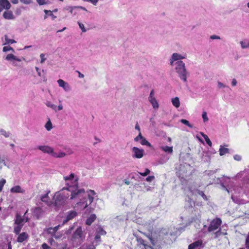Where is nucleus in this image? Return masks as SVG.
Returning <instances> with one entry per match:
<instances>
[{
  "label": "nucleus",
  "mask_w": 249,
  "mask_h": 249,
  "mask_svg": "<svg viewBox=\"0 0 249 249\" xmlns=\"http://www.w3.org/2000/svg\"><path fill=\"white\" fill-rule=\"evenodd\" d=\"M78 179H75L73 185H70L68 182L67 185L68 187L66 188V190L70 192L71 194V199H73L76 198H80L82 195H83L85 193V191L84 189H78ZM65 189V188L63 190Z\"/></svg>",
  "instance_id": "nucleus-1"
},
{
  "label": "nucleus",
  "mask_w": 249,
  "mask_h": 249,
  "mask_svg": "<svg viewBox=\"0 0 249 249\" xmlns=\"http://www.w3.org/2000/svg\"><path fill=\"white\" fill-rule=\"evenodd\" d=\"M85 236L84 235L82 228L79 227L73 232L71 242L72 245L75 247L80 246L84 241Z\"/></svg>",
  "instance_id": "nucleus-2"
},
{
  "label": "nucleus",
  "mask_w": 249,
  "mask_h": 249,
  "mask_svg": "<svg viewBox=\"0 0 249 249\" xmlns=\"http://www.w3.org/2000/svg\"><path fill=\"white\" fill-rule=\"evenodd\" d=\"M176 70L180 78L184 82L187 81V71L185 68V63L182 61H178L176 63Z\"/></svg>",
  "instance_id": "nucleus-3"
},
{
  "label": "nucleus",
  "mask_w": 249,
  "mask_h": 249,
  "mask_svg": "<svg viewBox=\"0 0 249 249\" xmlns=\"http://www.w3.org/2000/svg\"><path fill=\"white\" fill-rule=\"evenodd\" d=\"M88 193L89 204L88 203L87 199L86 198H84L83 199L81 200L80 201L77 202V205L80 206L83 209L87 208L89 205L92 203L94 200L93 196L96 195L95 192L92 190H89L88 191Z\"/></svg>",
  "instance_id": "nucleus-4"
},
{
  "label": "nucleus",
  "mask_w": 249,
  "mask_h": 249,
  "mask_svg": "<svg viewBox=\"0 0 249 249\" xmlns=\"http://www.w3.org/2000/svg\"><path fill=\"white\" fill-rule=\"evenodd\" d=\"M68 197V194L65 195L62 193H56L53 196L54 205L55 206H59L63 204Z\"/></svg>",
  "instance_id": "nucleus-5"
},
{
  "label": "nucleus",
  "mask_w": 249,
  "mask_h": 249,
  "mask_svg": "<svg viewBox=\"0 0 249 249\" xmlns=\"http://www.w3.org/2000/svg\"><path fill=\"white\" fill-rule=\"evenodd\" d=\"M221 224L222 220L220 218L216 217L214 218L211 221L209 224L207 230L209 232H211L219 229L220 228V226H221Z\"/></svg>",
  "instance_id": "nucleus-6"
},
{
  "label": "nucleus",
  "mask_w": 249,
  "mask_h": 249,
  "mask_svg": "<svg viewBox=\"0 0 249 249\" xmlns=\"http://www.w3.org/2000/svg\"><path fill=\"white\" fill-rule=\"evenodd\" d=\"M136 241L137 242V246L142 249H153V247L148 245L147 242L141 237L137 236Z\"/></svg>",
  "instance_id": "nucleus-7"
},
{
  "label": "nucleus",
  "mask_w": 249,
  "mask_h": 249,
  "mask_svg": "<svg viewBox=\"0 0 249 249\" xmlns=\"http://www.w3.org/2000/svg\"><path fill=\"white\" fill-rule=\"evenodd\" d=\"M132 152L133 153V157L137 159H141L143 156L144 150L140 149L137 147L132 148Z\"/></svg>",
  "instance_id": "nucleus-8"
},
{
  "label": "nucleus",
  "mask_w": 249,
  "mask_h": 249,
  "mask_svg": "<svg viewBox=\"0 0 249 249\" xmlns=\"http://www.w3.org/2000/svg\"><path fill=\"white\" fill-rule=\"evenodd\" d=\"M154 90L152 89L150 93L149 97V101L152 105L153 107L154 108H158L159 107V104L154 97Z\"/></svg>",
  "instance_id": "nucleus-9"
},
{
  "label": "nucleus",
  "mask_w": 249,
  "mask_h": 249,
  "mask_svg": "<svg viewBox=\"0 0 249 249\" xmlns=\"http://www.w3.org/2000/svg\"><path fill=\"white\" fill-rule=\"evenodd\" d=\"M107 234V232L101 227H99L96 231V235L94 238L95 240L100 242L101 236L105 235Z\"/></svg>",
  "instance_id": "nucleus-10"
},
{
  "label": "nucleus",
  "mask_w": 249,
  "mask_h": 249,
  "mask_svg": "<svg viewBox=\"0 0 249 249\" xmlns=\"http://www.w3.org/2000/svg\"><path fill=\"white\" fill-rule=\"evenodd\" d=\"M11 4L8 0H0V12L3 9L9 10L11 8Z\"/></svg>",
  "instance_id": "nucleus-11"
},
{
  "label": "nucleus",
  "mask_w": 249,
  "mask_h": 249,
  "mask_svg": "<svg viewBox=\"0 0 249 249\" xmlns=\"http://www.w3.org/2000/svg\"><path fill=\"white\" fill-rule=\"evenodd\" d=\"M27 221L28 218H27L26 221H25L24 218L17 213L16 215L14 224L17 225H22V226H23L24 222H26Z\"/></svg>",
  "instance_id": "nucleus-12"
},
{
  "label": "nucleus",
  "mask_w": 249,
  "mask_h": 249,
  "mask_svg": "<svg viewBox=\"0 0 249 249\" xmlns=\"http://www.w3.org/2000/svg\"><path fill=\"white\" fill-rule=\"evenodd\" d=\"M38 149L42 151L44 153H48L51 154L52 156L53 153V149L49 146H39L38 147Z\"/></svg>",
  "instance_id": "nucleus-13"
},
{
  "label": "nucleus",
  "mask_w": 249,
  "mask_h": 249,
  "mask_svg": "<svg viewBox=\"0 0 249 249\" xmlns=\"http://www.w3.org/2000/svg\"><path fill=\"white\" fill-rule=\"evenodd\" d=\"M203 244L202 241L201 240H197L188 246V249H195L197 248H200Z\"/></svg>",
  "instance_id": "nucleus-14"
},
{
  "label": "nucleus",
  "mask_w": 249,
  "mask_h": 249,
  "mask_svg": "<svg viewBox=\"0 0 249 249\" xmlns=\"http://www.w3.org/2000/svg\"><path fill=\"white\" fill-rule=\"evenodd\" d=\"M18 235L17 241L18 243H22L29 238V235L26 232H22Z\"/></svg>",
  "instance_id": "nucleus-15"
},
{
  "label": "nucleus",
  "mask_w": 249,
  "mask_h": 249,
  "mask_svg": "<svg viewBox=\"0 0 249 249\" xmlns=\"http://www.w3.org/2000/svg\"><path fill=\"white\" fill-rule=\"evenodd\" d=\"M3 17L6 19H13L15 18L13 12L11 11H9L8 10H6V11L4 12L3 13Z\"/></svg>",
  "instance_id": "nucleus-16"
},
{
  "label": "nucleus",
  "mask_w": 249,
  "mask_h": 249,
  "mask_svg": "<svg viewBox=\"0 0 249 249\" xmlns=\"http://www.w3.org/2000/svg\"><path fill=\"white\" fill-rule=\"evenodd\" d=\"M10 191L11 193H20L23 194L25 193V190L22 189L21 187L19 185H16L14 187H12L10 189Z\"/></svg>",
  "instance_id": "nucleus-17"
},
{
  "label": "nucleus",
  "mask_w": 249,
  "mask_h": 249,
  "mask_svg": "<svg viewBox=\"0 0 249 249\" xmlns=\"http://www.w3.org/2000/svg\"><path fill=\"white\" fill-rule=\"evenodd\" d=\"M43 213V210L40 207H36L34 210V214L38 219L42 215Z\"/></svg>",
  "instance_id": "nucleus-18"
},
{
  "label": "nucleus",
  "mask_w": 249,
  "mask_h": 249,
  "mask_svg": "<svg viewBox=\"0 0 249 249\" xmlns=\"http://www.w3.org/2000/svg\"><path fill=\"white\" fill-rule=\"evenodd\" d=\"M96 219V215L95 214H91L87 219L86 224L90 226Z\"/></svg>",
  "instance_id": "nucleus-19"
},
{
  "label": "nucleus",
  "mask_w": 249,
  "mask_h": 249,
  "mask_svg": "<svg viewBox=\"0 0 249 249\" xmlns=\"http://www.w3.org/2000/svg\"><path fill=\"white\" fill-rule=\"evenodd\" d=\"M160 149L163 151L170 154H172L173 152V146H162L160 147Z\"/></svg>",
  "instance_id": "nucleus-20"
},
{
  "label": "nucleus",
  "mask_w": 249,
  "mask_h": 249,
  "mask_svg": "<svg viewBox=\"0 0 249 249\" xmlns=\"http://www.w3.org/2000/svg\"><path fill=\"white\" fill-rule=\"evenodd\" d=\"M77 215V213L75 211H70L67 215L66 219L64 222H67L72 219Z\"/></svg>",
  "instance_id": "nucleus-21"
},
{
  "label": "nucleus",
  "mask_w": 249,
  "mask_h": 249,
  "mask_svg": "<svg viewBox=\"0 0 249 249\" xmlns=\"http://www.w3.org/2000/svg\"><path fill=\"white\" fill-rule=\"evenodd\" d=\"M41 200L42 202L46 203L47 205H51V201H50V198L48 196V193H47L41 197Z\"/></svg>",
  "instance_id": "nucleus-22"
},
{
  "label": "nucleus",
  "mask_w": 249,
  "mask_h": 249,
  "mask_svg": "<svg viewBox=\"0 0 249 249\" xmlns=\"http://www.w3.org/2000/svg\"><path fill=\"white\" fill-rule=\"evenodd\" d=\"M57 83L59 86L63 88L65 90H67V88H69L68 85L62 79H59L57 81Z\"/></svg>",
  "instance_id": "nucleus-23"
},
{
  "label": "nucleus",
  "mask_w": 249,
  "mask_h": 249,
  "mask_svg": "<svg viewBox=\"0 0 249 249\" xmlns=\"http://www.w3.org/2000/svg\"><path fill=\"white\" fill-rule=\"evenodd\" d=\"M173 105L176 108H178L180 106V101L179 98L177 97L172 99Z\"/></svg>",
  "instance_id": "nucleus-24"
},
{
  "label": "nucleus",
  "mask_w": 249,
  "mask_h": 249,
  "mask_svg": "<svg viewBox=\"0 0 249 249\" xmlns=\"http://www.w3.org/2000/svg\"><path fill=\"white\" fill-rule=\"evenodd\" d=\"M229 153V150L227 148H225L223 147L222 146H220V147L219 148V155L220 156H223L225 155L227 153Z\"/></svg>",
  "instance_id": "nucleus-25"
},
{
  "label": "nucleus",
  "mask_w": 249,
  "mask_h": 249,
  "mask_svg": "<svg viewBox=\"0 0 249 249\" xmlns=\"http://www.w3.org/2000/svg\"><path fill=\"white\" fill-rule=\"evenodd\" d=\"M172 58L173 59V60H175V61L184 59L185 58V56H182L181 55L178 54L177 53H174L172 54Z\"/></svg>",
  "instance_id": "nucleus-26"
},
{
  "label": "nucleus",
  "mask_w": 249,
  "mask_h": 249,
  "mask_svg": "<svg viewBox=\"0 0 249 249\" xmlns=\"http://www.w3.org/2000/svg\"><path fill=\"white\" fill-rule=\"evenodd\" d=\"M5 59L7 60H15L18 61H20L19 59L17 58L16 56L12 53H10L7 55Z\"/></svg>",
  "instance_id": "nucleus-27"
},
{
  "label": "nucleus",
  "mask_w": 249,
  "mask_h": 249,
  "mask_svg": "<svg viewBox=\"0 0 249 249\" xmlns=\"http://www.w3.org/2000/svg\"><path fill=\"white\" fill-rule=\"evenodd\" d=\"M4 38H5V43H4L3 45L9 44H13V43H14L16 42V41L14 39H9L7 35H5L4 36Z\"/></svg>",
  "instance_id": "nucleus-28"
},
{
  "label": "nucleus",
  "mask_w": 249,
  "mask_h": 249,
  "mask_svg": "<svg viewBox=\"0 0 249 249\" xmlns=\"http://www.w3.org/2000/svg\"><path fill=\"white\" fill-rule=\"evenodd\" d=\"M141 144L142 145H147L149 147H151V144L143 136L141 139Z\"/></svg>",
  "instance_id": "nucleus-29"
},
{
  "label": "nucleus",
  "mask_w": 249,
  "mask_h": 249,
  "mask_svg": "<svg viewBox=\"0 0 249 249\" xmlns=\"http://www.w3.org/2000/svg\"><path fill=\"white\" fill-rule=\"evenodd\" d=\"M22 227L23 226H22V225H17V226H15L14 229V233L18 235L20 234L19 233Z\"/></svg>",
  "instance_id": "nucleus-30"
},
{
  "label": "nucleus",
  "mask_w": 249,
  "mask_h": 249,
  "mask_svg": "<svg viewBox=\"0 0 249 249\" xmlns=\"http://www.w3.org/2000/svg\"><path fill=\"white\" fill-rule=\"evenodd\" d=\"M66 155L64 152H59V153H55L53 151L52 156L55 158H62Z\"/></svg>",
  "instance_id": "nucleus-31"
},
{
  "label": "nucleus",
  "mask_w": 249,
  "mask_h": 249,
  "mask_svg": "<svg viewBox=\"0 0 249 249\" xmlns=\"http://www.w3.org/2000/svg\"><path fill=\"white\" fill-rule=\"evenodd\" d=\"M47 232L48 233L51 234L52 237H54L55 238H57V237L55 235V234L56 232L54 231V230L53 229V228L51 227V228H48L47 230Z\"/></svg>",
  "instance_id": "nucleus-32"
},
{
  "label": "nucleus",
  "mask_w": 249,
  "mask_h": 249,
  "mask_svg": "<svg viewBox=\"0 0 249 249\" xmlns=\"http://www.w3.org/2000/svg\"><path fill=\"white\" fill-rule=\"evenodd\" d=\"M214 238L216 239L221 235H222L221 229L219 228L218 230L213 233Z\"/></svg>",
  "instance_id": "nucleus-33"
},
{
  "label": "nucleus",
  "mask_w": 249,
  "mask_h": 249,
  "mask_svg": "<svg viewBox=\"0 0 249 249\" xmlns=\"http://www.w3.org/2000/svg\"><path fill=\"white\" fill-rule=\"evenodd\" d=\"M241 45L242 48H249V41L245 40L244 41L241 42Z\"/></svg>",
  "instance_id": "nucleus-34"
},
{
  "label": "nucleus",
  "mask_w": 249,
  "mask_h": 249,
  "mask_svg": "<svg viewBox=\"0 0 249 249\" xmlns=\"http://www.w3.org/2000/svg\"><path fill=\"white\" fill-rule=\"evenodd\" d=\"M74 177V174L73 173H71L69 176L64 177V179L66 181H69L72 180Z\"/></svg>",
  "instance_id": "nucleus-35"
},
{
  "label": "nucleus",
  "mask_w": 249,
  "mask_h": 249,
  "mask_svg": "<svg viewBox=\"0 0 249 249\" xmlns=\"http://www.w3.org/2000/svg\"><path fill=\"white\" fill-rule=\"evenodd\" d=\"M2 51L4 52H6L9 51H11L13 52H14V51H15L14 49L12 47H10L9 46H4L3 48V49H2Z\"/></svg>",
  "instance_id": "nucleus-36"
},
{
  "label": "nucleus",
  "mask_w": 249,
  "mask_h": 249,
  "mask_svg": "<svg viewBox=\"0 0 249 249\" xmlns=\"http://www.w3.org/2000/svg\"><path fill=\"white\" fill-rule=\"evenodd\" d=\"M180 122L184 124H185L186 125L189 126L190 128H192V125L190 124L189 121L185 119H181L180 120Z\"/></svg>",
  "instance_id": "nucleus-37"
},
{
  "label": "nucleus",
  "mask_w": 249,
  "mask_h": 249,
  "mask_svg": "<svg viewBox=\"0 0 249 249\" xmlns=\"http://www.w3.org/2000/svg\"><path fill=\"white\" fill-rule=\"evenodd\" d=\"M150 172V171L149 169L148 168H146L145 169V171L143 173H141V172H138V173L140 174L141 175H142V176H143V177H145L147 175H148Z\"/></svg>",
  "instance_id": "nucleus-38"
},
{
  "label": "nucleus",
  "mask_w": 249,
  "mask_h": 249,
  "mask_svg": "<svg viewBox=\"0 0 249 249\" xmlns=\"http://www.w3.org/2000/svg\"><path fill=\"white\" fill-rule=\"evenodd\" d=\"M45 128L48 131L50 130L52 128V124L50 120L46 124Z\"/></svg>",
  "instance_id": "nucleus-39"
},
{
  "label": "nucleus",
  "mask_w": 249,
  "mask_h": 249,
  "mask_svg": "<svg viewBox=\"0 0 249 249\" xmlns=\"http://www.w3.org/2000/svg\"><path fill=\"white\" fill-rule=\"evenodd\" d=\"M204 139H205L206 143L209 145V146H212V143L211 140H210L209 138L208 137V136H204Z\"/></svg>",
  "instance_id": "nucleus-40"
},
{
  "label": "nucleus",
  "mask_w": 249,
  "mask_h": 249,
  "mask_svg": "<svg viewBox=\"0 0 249 249\" xmlns=\"http://www.w3.org/2000/svg\"><path fill=\"white\" fill-rule=\"evenodd\" d=\"M6 183V180L2 179L0 180V192L2 191L4 184Z\"/></svg>",
  "instance_id": "nucleus-41"
},
{
  "label": "nucleus",
  "mask_w": 249,
  "mask_h": 249,
  "mask_svg": "<svg viewBox=\"0 0 249 249\" xmlns=\"http://www.w3.org/2000/svg\"><path fill=\"white\" fill-rule=\"evenodd\" d=\"M36 2L40 5H43L48 3L46 0H36Z\"/></svg>",
  "instance_id": "nucleus-42"
},
{
  "label": "nucleus",
  "mask_w": 249,
  "mask_h": 249,
  "mask_svg": "<svg viewBox=\"0 0 249 249\" xmlns=\"http://www.w3.org/2000/svg\"><path fill=\"white\" fill-rule=\"evenodd\" d=\"M0 132V133H1V135L4 136L6 138H7V137H8L9 136V133L6 132L4 129H1Z\"/></svg>",
  "instance_id": "nucleus-43"
},
{
  "label": "nucleus",
  "mask_w": 249,
  "mask_h": 249,
  "mask_svg": "<svg viewBox=\"0 0 249 249\" xmlns=\"http://www.w3.org/2000/svg\"><path fill=\"white\" fill-rule=\"evenodd\" d=\"M5 165H6L5 160L0 156V168H1L3 166Z\"/></svg>",
  "instance_id": "nucleus-44"
},
{
  "label": "nucleus",
  "mask_w": 249,
  "mask_h": 249,
  "mask_svg": "<svg viewBox=\"0 0 249 249\" xmlns=\"http://www.w3.org/2000/svg\"><path fill=\"white\" fill-rule=\"evenodd\" d=\"M202 116L203 119V121L204 122H206L208 121V118L207 117V113L206 112L204 111L203 112Z\"/></svg>",
  "instance_id": "nucleus-45"
},
{
  "label": "nucleus",
  "mask_w": 249,
  "mask_h": 249,
  "mask_svg": "<svg viewBox=\"0 0 249 249\" xmlns=\"http://www.w3.org/2000/svg\"><path fill=\"white\" fill-rule=\"evenodd\" d=\"M245 246L247 248H249V232L248 233V234L246 239Z\"/></svg>",
  "instance_id": "nucleus-46"
},
{
  "label": "nucleus",
  "mask_w": 249,
  "mask_h": 249,
  "mask_svg": "<svg viewBox=\"0 0 249 249\" xmlns=\"http://www.w3.org/2000/svg\"><path fill=\"white\" fill-rule=\"evenodd\" d=\"M197 194L201 196L203 198L206 199V196L205 195L203 191H200L199 190H197Z\"/></svg>",
  "instance_id": "nucleus-47"
},
{
  "label": "nucleus",
  "mask_w": 249,
  "mask_h": 249,
  "mask_svg": "<svg viewBox=\"0 0 249 249\" xmlns=\"http://www.w3.org/2000/svg\"><path fill=\"white\" fill-rule=\"evenodd\" d=\"M75 9L74 6H71L67 8V10L69 11L70 13H71V15H75V13H73V10Z\"/></svg>",
  "instance_id": "nucleus-48"
},
{
  "label": "nucleus",
  "mask_w": 249,
  "mask_h": 249,
  "mask_svg": "<svg viewBox=\"0 0 249 249\" xmlns=\"http://www.w3.org/2000/svg\"><path fill=\"white\" fill-rule=\"evenodd\" d=\"M82 249H95V247L92 244L86 246L85 248H82Z\"/></svg>",
  "instance_id": "nucleus-49"
},
{
  "label": "nucleus",
  "mask_w": 249,
  "mask_h": 249,
  "mask_svg": "<svg viewBox=\"0 0 249 249\" xmlns=\"http://www.w3.org/2000/svg\"><path fill=\"white\" fill-rule=\"evenodd\" d=\"M83 1H87V2H90L92 4H93L94 5H96L99 0H83Z\"/></svg>",
  "instance_id": "nucleus-50"
},
{
  "label": "nucleus",
  "mask_w": 249,
  "mask_h": 249,
  "mask_svg": "<svg viewBox=\"0 0 249 249\" xmlns=\"http://www.w3.org/2000/svg\"><path fill=\"white\" fill-rule=\"evenodd\" d=\"M78 24L80 28L82 30V32H85L86 30L85 28L84 25L83 23H80V22H78Z\"/></svg>",
  "instance_id": "nucleus-51"
},
{
  "label": "nucleus",
  "mask_w": 249,
  "mask_h": 249,
  "mask_svg": "<svg viewBox=\"0 0 249 249\" xmlns=\"http://www.w3.org/2000/svg\"><path fill=\"white\" fill-rule=\"evenodd\" d=\"M154 178H155V177L154 176H149L146 178V180L148 182H151Z\"/></svg>",
  "instance_id": "nucleus-52"
},
{
  "label": "nucleus",
  "mask_w": 249,
  "mask_h": 249,
  "mask_svg": "<svg viewBox=\"0 0 249 249\" xmlns=\"http://www.w3.org/2000/svg\"><path fill=\"white\" fill-rule=\"evenodd\" d=\"M40 56L41 58L40 63H43L46 60V58H45V55L43 53H41L40 54Z\"/></svg>",
  "instance_id": "nucleus-53"
},
{
  "label": "nucleus",
  "mask_w": 249,
  "mask_h": 249,
  "mask_svg": "<svg viewBox=\"0 0 249 249\" xmlns=\"http://www.w3.org/2000/svg\"><path fill=\"white\" fill-rule=\"evenodd\" d=\"M142 134H141V132H140L138 136H137L134 139V141H136V142H138L139 140V139H141V138H142Z\"/></svg>",
  "instance_id": "nucleus-54"
},
{
  "label": "nucleus",
  "mask_w": 249,
  "mask_h": 249,
  "mask_svg": "<svg viewBox=\"0 0 249 249\" xmlns=\"http://www.w3.org/2000/svg\"><path fill=\"white\" fill-rule=\"evenodd\" d=\"M234 159L237 161L241 160V157L239 155H235L234 156Z\"/></svg>",
  "instance_id": "nucleus-55"
},
{
  "label": "nucleus",
  "mask_w": 249,
  "mask_h": 249,
  "mask_svg": "<svg viewBox=\"0 0 249 249\" xmlns=\"http://www.w3.org/2000/svg\"><path fill=\"white\" fill-rule=\"evenodd\" d=\"M42 249H50V248L46 243H43L42 245Z\"/></svg>",
  "instance_id": "nucleus-56"
},
{
  "label": "nucleus",
  "mask_w": 249,
  "mask_h": 249,
  "mask_svg": "<svg viewBox=\"0 0 249 249\" xmlns=\"http://www.w3.org/2000/svg\"><path fill=\"white\" fill-rule=\"evenodd\" d=\"M210 38L212 39H220V37L219 36H216V35H213L210 36Z\"/></svg>",
  "instance_id": "nucleus-57"
},
{
  "label": "nucleus",
  "mask_w": 249,
  "mask_h": 249,
  "mask_svg": "<svg viewBox=\"0 0 249 249\" xmlns=\"http://www.w3.org/2000/svg\"><path fill=\"white\" fill-rule=\"evenodd\" d=\"M24 3L28 4L31 2V0H20Z\"/></svg>",
  "instance_id": "nucleus-58"
},
{
  "label": "nucleus",
  "mask_w": 249,
  "mask_h": 249,
  "mask_svg": "<svg viewBox=\"0 0 249 249\" xmlns=\"http://www.w3.org/2000/svg\"><path fill=\"white\" fill-rule=\"evenodd\" d=\"M236 84H237V82H236V79H233L232 81L231 82L232 86H236Z\"/></svg>",
  "instance_id": "nucleus-59"
},
{
  "label": "nucleus",
  "mask_w": 249,
  "mask_h": 249,
  "mask_svg": "<svg viewBox=\"0 0 249 249\" xmlns=\"http://www.w3.org/2000/svg\"><path fill=\"white\" fill-rule=\"evenodd\" d=\"M49 16L52 18L53 19H54L56 18V17L53 14L52 11L50 13Z\"/></svg>",
  "instance_id": "nucleus-60"
},
{
  "label": "nucleus",
  "mask_w": 249,
  "mask_h": 249,
  "mask_svg": "<svg viewBox=\"0 0 249 249\" xmlns=\"http://www.w3.org/2000/svg\"><path fill=\"white\" fill-rule=\"evenodd\" d=\"M75 9L76 8H79V9H83L84 10H86V9L85 8V7H83L82 6H74Z\"/></svg>",
  "instance_id": "nucleus-61"
},
{
  "label": "nucleus",
  "mask_w": 249,
  "mask_h": 249,
  "mask_svg": "<svg viewBox=\"0 0 249 249\" xmlns=\"http://www.w3.org/2000/svg\"><path fill=\"white\" fill-rule=\"evenodd\" d=\"M11 2L13 4H18V0H10Z\"/></svg>",
  "instance_id": "nucleus-62"
},
{
  "label": "nucleus",
  "mask_w": 249,
  "mask_h": 249,
  "mask_svg": "<svg viewBox=\"0 0 249 249\" xmlns=\"http://www.w3.org/2000/svg\"><path fill=\"white\" fill-rule=\"evenodd\" d=\"M36 71L37 72V73H38V75L40 76H41V73H40V71H39V69L38 67H36Z\"/></svg>",
  "instance_id": "nucleus-63"
},
{
  "label": "nucleus",
  "mask_w": 249,
  "mask_h": 249,
  "mask_svg": "<svg viewBox=\"0 0 249 249\" xmlns=\"http://www.w3.org/2000/svg\"><path fill=\"white\" fill-rule=\"evenodd\" d=\"M61 249H69L67 244H64Z\"/></svg>",
  "instance_id": "nucleus-64"
}]
</instances>
